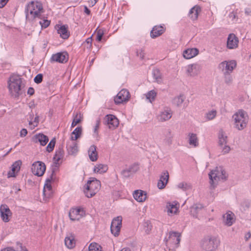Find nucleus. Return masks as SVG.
Instances as JSON below:
<instances>
[{"label":"nucleus","mask_w":251,"mask_h":251,"mask_svg":"<svg viewBox=\"0 0 251 251\" xmlns=\"http://www.w3.org/2000/svg\"><path fill=\"white\" fill-rule=\"evenodd\" d=\"M152 74L153 75L154 79L155 80V81H156L158 83H160L162 82V79L161 74L160 71L158 69H153L152 72Z\"/></svg>","instance_id":"38"},{"label":"nucleus","mask_w":251,"mask_h":251,"mask_svg":"<svg viewBox=\"0 0 251 251\" xmlns=\"http://www.w3.org/2000/svg\"><path fill=\"white\" fill-rule=\"evenodd\" d=\"M127 169L132 175L136 173L139 170V168L138 164L134 163L130 165Z\"/></svg>","instance_id":"48"},{"label":"nucleus","mask_w":251,"mask_h":251,"mask_svg":"<svg viewBox=\"0 0 251 251\" xmlns=\"http://www.w3.org/2000/svg\"><path fill=\"white\" fill-rule=\"evenodd\" d=\"M81 132V127H77L75 128L72 133V134L75 135V136H72L71 137V140L75 141L80 136Z\"/></svg>","instance_id":"40"},{"label":"nucleus","mask_w":251,"mask_h":251,"mask_svg":"<svg viewBox=\"0 0 251 251\" xmlns=\"http://www.w3.org/2000/svg\"><path fill=\"white\" fill-rule=\"evenodd\" d=\"M50 21L48 20H42L39 22V24L41 26L42 28H46L50 25Z\"/></svg>","instance_id":"50"},{"label":"nucleus","mask_w":251,"mask_h":251,"mask_svg":"<svg viewBox=\"0 0 251 251\" xmlns=\"http://www.w3.org/2000/svg\"><path fill=\"white\" fill-rule=\"evenodd\" d=\"M172 116L171 110L168 107H165L160 112L157 118L160 122H165L171 119Z\"/></svg>","instance_id":"20"},{"label":"nucleus","mask_w":251,"mask_h":251,"mask_svg":"<svg viewBox=\"0 0 251 251\" xmlns=\"http://www.w3.org/2000/svg\"><path fill=\"white\" fill-rule=\"evenodd\" d=\"M92 36L88 38L84 42V46L88 49H90L92 47Z\"/></svg>","instance_id":"51"},{"label":"nucleus","mask_w":251,"mask_h":251,"mask_svg":"<svg viewBox=\"0 0 251 251\" xmlns=\"http://www.w3.org/2000/svg\"><path fill=\"white\" fill-rule=\"evenodd\" d=\"M134 199L138 202L144 201L146 199V193L145 192L140 190H135L133 193Z\"/></svg>","instance_id":"27"},{"label":"nucleus","mask_w":251,"mask_h":251,"mask_svg":"<svg viewBox=\"0 0 251 251\" xmlns=\"http://www.w3.org/2000/svg\"><path fill=\"white\" fill-rule=\"evenodd\" d=\"M122 217L118 216L112 220L111 224L110 229L111 233L115 236L119 234L122 227Z\"/></svg>","instance_id":"9"},{"label":"nucleus","mask_w":251,"mask_h":251,"mask_svg":"<svg viewBox=\"0 0 251 251\" xmlns=\"http://www.w3.org/2000/svg\"><path fill=\"white\" fill-rule=\"evenodd\" d=\"M121 174L124 177H128L132 175L127 168L123 170Z\"/></svg>","instance_id":"55"},{"label":"nucleus","mask_w":251,"mask_h":251,"mask_svg":"<svg viewBox=\"0 0 251 251\" xmlns=\"http://www.w3.org/2000/svg\"><path fill=\"white\" fill-rule=\"evenodd\" d=\"M235 221L234 214L228 211L223 215V222L227 226H231Z\"/></svg>","instance_id":"26"},{"label":"nucleus","mask_w":251,"mask_h":251,"mask_svg":"<svg viewBox=\"0 0 251 251\" xmlns=\"http://www.w3.org/2000/svg\"><path fill=\"white\" fill-rule=\"evenodd\" d=\"M199 53V50L196 48L188 49L183 51V57L187 59H191Z\"/></svg>","instance_id":"28"},{"label":"nucleus","mask_w":251,"mask_h":251,"mask_svg":"<svg viewBox=\"0 0 251 251\" xmlns=\"http://www.w3.org/2000/svg\"><path fill=\"white\" fill-rule=\"evenodd\" d=\"M67 27V26L63 25L60 26V27L57 29L58 33L60 34L61 38L64 39H67L70 35Z\"/></svg>","instance_id":"32"},{"label":"nucleus","mask_w":251,"mask_h":251,"mask_svg":"<svg viewBox=\"0 0 251 251\" xmlns=\"http://www.w3.org/2000/svg\"><path fill=\"white\" fill-rule=\"evenodd\" d=\"M221 148H222V152H223L224 154H226L229 152V151L230 150L229 146L226 145V144L224 145Z\"/></svg>","instance_id":"57"},{"label":"nucleus","mask_w":251,"mask_h":251,"mask_svg":"<svg viewBox=\"0 0 251 251\" xmlns=\"http://www.w3.org/2000/svg\"><path fill=\"white\" fill-rule=\"evenodd\" d=\"M8 0H0V8L3 7L7 3Z\"/></svg>","instance_id":"60"},{"label":"nucleus","mask_w":251,"mask_h":251,"mask_svg":"<svg viewBox=\"0 0 251 251\" xmlns=\"http://www.w3.org/2000/svg\"><path fill=\"white\" fill-rule=\"evenodd\" d=\"M54 172L55 168L52 170L50 176L46 179V183L45 184L43 189V194L47 198H49L51 194V185L50 184V182L53 179V176L54 174Z\"/></svg>","instance_id":"13"},{"label":"nucleus","mask_w":251,"mask_h":251,"mask_svg":"<svg viewBox=\"0 0 251 251\" xmlns=\"http://www.w3.org/2000/svg\"><path fill=\"white\" fill-rule=\"evenodd\" d=\"M103 31L101 29H99L97 31L96 39L98 41L100 42L101 40L102 37L103 35Z\"/></svg>","instance_id":"54"},{"label":"nucleus","mask_w":251,"mask_h":251,"mask_svg":"<svg viewBox=\"0 0 251 251\" xmlns=\"http://www.w3.org/2000/svg\"><path fill=\"white\" fill-rule=\"evenodd\" d=\"M100 182L94 177H91L84 186V193L87 198L94 196L100 189Z\"/></svg>","instance_id":"5"},{"label":"nucleus","mask_w":251,"mask_h":251,"mask_svg":"<svg viewBox=\"0 0 251 251\" xmlns=\"http://www.w3.org/2000/svg\"><path fill=\"white\" fill-rule=\"evenodd\" d=\"M100 119H97L96 121V125L94 127L93 134V137L95 138L97 141L99 140V129L100 127Z\"/></svg>","instance_id":"39"},{"label":"nucleus","mask_w":251,"mask_h":251,"mask_svg":"<svg viewBox=\"0 0 251 251\" xmlns=\"http://www.w3.org/2000/svg\"><path fill=\"white\" fill-rule=\"evenodd\" d=\"M229 17L233 22L236 21L237 15L234 12H230L229 14Z\"/></svg>","instance_id":"58"},{"label":"nucleus","mask_w":251,"mask_h":251,"mask_svg":"<svg viewBox=\"0 0 251 251\" xmlns=\"http://www.w3.org/2000/svg\"><path fill=\"white\" fill-rule=\"evenodd\" d=\"M27 94L31 96L34 93V90L32 87H29L27 92Z\"/></svg>","instance_id":"61"},{"label":"nucleus","mask_w":251,"mask_h":251,"mask_svg":"<svg viewBox=\"0 0 251 251\" xmlns=\"http://www.w3.org/2000/svg\"><path fill=\"white\" fill-rule=\"evenodd\" d=\"M136 54L141 59H143L144 58L145 56V52L144 50L143 49H139L137 50L136 51Z\"/></svg>","instance_id":"53"},{"label":"nucleus","mask_w":251,"mask_h":251,"mask_svg":"<svg viewBox=\"0 0 251 251\" xmlns=\"http://www.w3.org/2000/svg\"><path fill=\"white\" fill-rule=\"evenodd\" d=\"M21 165L22 161L21 160L15 161L12 165L11 170L8 173L7 177L8 178L15 177L20 170Z\"/></svg>","instance_id":"23"},{"label":"nucleus","mask_w":251,"mask_h":251,"mask_svg":"<svg viewBox=\"0 0 251 251\" xmlns=\"http://www.w3.org/2000/svg\"><path fill=\"white\" fill-rule=\"evenodd\" d=\"M224 76L225 82L226 84L229 85L232 82L233 78L230 74H224Z\"/></svg>","instance_id":"49"},{"label":"nucleus","mask_w":251,"mask_h":251,"mask_svg":"<svg viewBox=\"0 0 251 251\" xmlns=\"http://www.w3.org/2000/svg\"><path fill=\"white\" fill-rule=\"evenodd\" d=\"M22 78L17 75H12L9 78L8 86L9 92L12 96L19 97L22 94Z\"/></svg>","instance_id":"1"},{"label":"nucleus","mask_w":251,"mask_h":251,"mask_svg":"<svg viewBox=\"0 0 251 251\" xmlns=\"http://www.w3.org/2000/svg\"><path fill=\"white\" fill-rule=\"evenodd\" d=\"M34 140L36 143L39 142L42 146H45L49 141L47 136L43 133H39L34 136Z\"/></svg>","instance_id":"29"},{"label":"nucleus","mask_w":251,"mask_h":251,"mask_svg":"<svg viewBox=\"0 0 251 251\" xmlns=\"http://www.w3.org/2000/svg\"><path fill=\"white\" fill-rule=\"evenodd\" d=\"M89 251H102V247L99 244L93 242L89 246Z\"/></svg>","instance_id":"41"},{"label":"nucleus","mask_w":251,"mask_h":251,"mask_svg":"<svg viewBox=\"0 0 251 251\" xmlns=\"http://www.w3.org/2000/svg\"><path fill=\"white\" fill-rule=\"evenodd\" d=\"M38 119H39V118L38 116H36V117H35L34 118V122L35 123H36V125H33L31 127V129H33L34 128L35 126H37V124L39 122V121H38Z\"/></svg>","instance_id":"62"},{"label":"nucleus","mask_w":251,"mask_h":251,"mask_svg":"<svg viewBox=\"0 0 251 251\" xmlns=\"http://www.w3.org/2000/svg\"><path fill=\"white\" fill-rule=\"evenodd\" d=\"M237 65L234 60L224 61L219 64L218 68L224 74H231Z\"/></svg>","instance_id":"8"},{"label":"nucleus","mask_w":251,"mask_h":251,"mask_svg":"<svg viewBox=\"0 0 251 251\" xmlns=\"http://www.w3.org/2000/svg\"><path fill=\"white\" fill-rule=\"evenodd\" d=\"M187 75L190 76H195L198 75L200 72V66L197 64H193L186 67Z\"/></svg>","instance_id":"18"},{"label":"nucleus","mask_w":251,"mask_h":251,"mask_svg":"<svg viewBox=\"0 0 251 251\" xmlns=\"http://www.w3.org/2000/svg\"><path fill=\"white\" fill-rule=\"evenodd\" d=\"M234 121V127L238 130H241L245 128L248 122L247 113L242 109L239 110L232 116Z\"/></svg>","instance_id":"4"},{"label":"nucleus","mask_w":251,"mask_h":251,"mask_svg":"<svg viewBox=\"0 0 251 251\" xmlns=\"http://www.w3.org/2000/svg\"><path fill=\"white\" fill-rule=\"evenodd\" d=\"M75 235L73 233H69L65 238V246L68 249H73L75 246Z\"/></svg>","instance_id":"25"},{"label":"nucleus","mask_w":251,"mask_h":251,"mask_svg":"<svg viewBox=\"0 0 251 251\" xmlns=\"http://www.w3.org/2000/svg\"><path fill=\"white\" fill-rule=\"evenodd\" d=\"M85 215V212L82 208H72L69 214L70 220L75 221H78Z\"/></svg>","instance_id":"14"},{"label":"nucleus","mask_w":251,"mask_h":251,"mask_svg":"<svg viewBox=\"0 0 251 251\" xmlns=\"http://www.w3.org/2000/svg\"><path fill=\"white\" fill-rule=\"evenodd\" d=\"M130 98V94L128 91L123 89L121 90L114 98V101L116 104H121L126 101Z\"/></svg>","instance_id":"12"},{"label":"nucleus","mask_w":251,"mask_h":251,"mask_svg":"<svg viewBox=\"0 0 251 251\" xmlns=\"http://www.w3.org/2000/svg\"><path fill=\"white\" fill-rule=\"evenodd\" d=\"M164 31L162 26H155L151 32V36L154 38L161 35Z\"/></svg>","instance_id":"31"},{"label":"nucleus","mask_w":251,"mask_h":251,"mask_svg":"<svg viewBox=\"0 0 251 251\" xmlns=\"http://www.w3.org/2000/svg\"><path fill=\"white\" fill-rule=\"evenodd\" d=\"M220 243L219 239L215 236H207L201 243V247L205 251H215Z\"/></svg>","instance_id":"6"},{"label":"nucleus","mask_w":251,"mask_h":251,"mask_svg":"<svg viewBox=\"0 0 251 251\" xmlns=\"http://www.w3.org/2000/svg\"><path fill=\"white\" fill-rule=\"evenodd\" d=\"M46 165L41 161H37L33 163L31 167L32 173L38 176H42L46 171Z\"/></svg>","instance_id":"10"},{"label":"nucleus","mask_w":251,"mask_h":251,"mask_svg":"<svg viewBox=\"0 0 251 251\" xmlns=\"http://www.w3.org/2000/svg\"><path fill=\"white\" fill-rule=\"evenodd\" d=\"M184 101V99L182 96L176 97L173 100V104L177 107L180 106Z\"/></svg>","instance_id":"42"},{"label":"nucleus","mask_w":251,"mask_h":251,"mask_svg":"<svg viewBox=\"0 0 251 251\" xmlns=\"http://www.w3.org/2000/svg\"><path fill=\"white\" fill-rule=\"evenodd\" d=\"M238 38L233 33L228 35L227 39L226 47L228 49H235L238 47Z\"/></svg>","instance_id":"16"},{"label":"nucleus","mask_w":251,"mask_h":251,"mask_svg":"<svg viewBox=\"0 0 251 251\" xmlns=\"http://www.w3.org/2000/svg\"><path fill=\"white\" fill-rule=\"evenodd\" d=\"M93 170L95 173L103 174L108 170V166L107 165L103 164H97L95 166Z\"/></svg>","instance_id":"34"},{"label":"nucleus","mask_w":251,"mask_h":251,"mask_svg":"<svg viewBox=\"0 0 251 251\" xmlns=\"http://www.w3.org/2000/svg\"><path fill=\"white\" fill-rule=\"evenodd\" d=\"M67 150L69 154L75 155L78 152V147L76 143L74 140H71L67 143Z\"/></svg>","instance_id":"22"},{"label":"nucleus","mask_w":251,"mask_h":251,"mask_svg":"<svg viewBox=\"0 0 251 251\" xmlns=\"http://www.w3.org/2000/svg\"><path fill=\"white\" fill-rule=\"evenodd\" d=\"M0 217L5 223L8 222L9 218L12 216V212L6 204H2L0 206Z\"/></svg>","instance_id":"15"},{"label":"nucleus","mask_w":251,"mask_h":251,"mask_svg":"<svg viewBox=\"0 0 251 251\" xmlns=\"http://www.w3.org/2000/svg\"><path fill=\"white\" fill-rule=\"evenodd\" d=\"M68 60V54L67 52H58L53 54L51 57L52 61H55L61 63H64Z\"/></svg>","instance_id":"21"},{"label":"nucleus","mask_w":251,"mask_h":251,"mask_svg":"<svg viewBox=\"0 0 251 251\" xmlns=\"http://www.w3.org/2000/svg\"><path fill=\"white\" fill-rule=\"evenodd\" d=\"M179 206V203L176 201H168L166 202L165 210L167 212L168 215L172 216L177 214Z\"/></svg>","instance_id":"11"},{"label":"nucleus","mask_w":251,"mask_h":251,"mask_svg":"<svg viewBox=\"0 0 251 251\" xmlns=\"http://www.w3.org/2000/svg\"><path fill=\"white\" fill-rule=\"evenodd\" d=\"M97 147L93 145L91 146L88 150L89 157L91 161H96L98 159V153L96 151Z\"/></svg>","instance_id":"30"},{"label":"nucleus","mask_w":251,"mask_h":251,"mask_svg":"<svg viewBox=\"0 0 251 251\" xmlns=\"http://www.w3.org/2000/svg\"><path fill=\"white\" fill-rule=\"evenodd\" d=\"M104 122L109 128H115L119 125L118 119L113 115H107L104 118Z\"/></svg>","instance_id":"17"},{"label":"nucleus","mask_w":251,"mask_h":251,"mask_svg":"<svg viewBox=\"0 0 251 251\" xmlns=\"http://www.w3.org/2000/svg\"><path fill=\"white\" fill-rule=\"evenodd\" d=\"M201 9L199 6H194L189 11V17L193 21L197 19Z\"/></svg>","instance_id":"33"},{"label":"nucleus","mask_w":251,"mask_h":251,"mask_svg":"<svg viewBox=\"0 0 251 251\" xmlns=\"http://www.w3.org/2000/svg\"><path fill=\"white\" fill-rule=\"evenodd\" d=\"M156 96V93L155 91L154 90H151L146 94V98L149 100L151 102L154 100Z\"/></svg>","instance_id":"44"},{"label":"nucleus","mask_w":251,"mask_h":251,"mask_svg":"<svg viewBox=\"0 0 251 251\" xmlns=\"http://www.w3.org/2000/svg\"><path fill=\"white\" fill-rule=\"evenodd\" d=\"M202 207L203 206L201 204L197 203L194 204L190 208L191 214L193 216V217L197 218L198 213L200 210L202 209Z\"/></svg>","instance_id":"36"},{"label":"nucleus","mask_w":251,"mask_h":251,"mask_svg":"<svg viewBox=\"0 0 251 251\" xmlns=\"http://www.w3.org/2000/svg\"><path fill=\"white\" fill-rule=\"evenodd\" d=\"M245 13L248 15H251V9L246 8L245 9Z\"/></svg>","instance_id":"63"},{"label":"nucleus","mask_w":251,"mask_h":251,"mask_svg":"<svg viewBox=\"0 0 251 251\" xmlns=\"http://www.w3.org/2000/svg\"><path fill=\"white\" fill-rule=\"evenodd\" d=\"M164 142L166 145L170 146L172 144V137L169 136L164 140Z\"/></svg>","instance_id":"56"},{"label":"nucleus","mask_w":251,"mask_h":251,"mask_svg":"<svg viewBox=\"0 0 251 251\" xmlns=\"http://www.w3.org/2000/svg\"><path fill=\"white\" fill-rule=\"evenodd\" d=\"M169 178V173L167 171H163L160 176L157 182V187L159 189H164L168 182Z\"/></svg>","instance_id":"19"},{"label":"nucleus","mask_w":251,"mask_h":251,"mask_svg":"<svg viewBox=\"0 0 251 251\" xmlns=\"http://www.w3.org/2000/svg\"><path fill=\"white\" fill-rule=\"evenodd\" d=\"M219 144L221 147L226 145L227 142V136L223 130H220L219 133Z\"/></svg>","instance_id":"37"},{"label":"nucleus","mask_w":251,"mask_h":251,"mask_svg":"<svg viewBox=\"0 0 251 251\" xmlns=\"http://www.w3.org/2000/svg\"><path fill=\"white\" fill-rule=\"evenodd\" d=\"M210 184L211 188L214 189L218 181L220 180H225L227 178V175L224 169L221 167H216L209 174Z\"/></svg>","instance_id":"3"},{"label":"nucleus","mask_w":251,"mask_h":251,"mask_svg":"<svg viewBox=\"0 0 251 251\" xmlns=\"http://www.w3.org/2000/svg\"><path fill=\"white\" fill-rule=\"evenodd\" d=\"M27 134V131L25 128H23L20 131L21 137H25Z\"/></svg>","instance_id":"59"},{"label":"nucleus","mask_w":251,"mask_h":251,"mask_svg":"<svg viewBox=\"0 0 251 251\" xmlns=\"http://www.w3.org/2000/svg\"><path fill=\"white\" fill-rule=\"evenodd\" d=\"M188 142L190 146L193 147L198 146L199 142L197 135L194 133H189L188 135Z\"/></svg>","instance_id":"35"},{"label":"nucleus","mask_w":251,"mask_h":251,"mask_svg":"<svg viewBox=\"0 0 251 251\" xmlns=\"http://www.w3.org/2000/svg\"><path fill=\"white\" fill-rule=\"evenodd\" d=\"M64 156V151L62 148L59 147L56 150L55 153L53 156V159L55 167L58 168L59 165V161L63 159Z\"/></svg>","instance_id":"24"},{"label":"nucleus","mask_w":251,"mask_h":251,"mask_svg":"<svg viewBox=\"0 0 251 251\" xmlns=\"http://www.w3.org/2000/svg\"><path fill=\"white\" fill-rule=\"evenodd\" d=\"M55 144V138H53L50 141V142L48 145V146L46 148L47 151L49 152L52 151L54 148Z\"/></svg>","instance_id":"47"},{"label":"nucleus","mask_w":251,"mask_h":251,"mask_svg":"<svg viewBox=\"0 0 251 251\" xmlns=\"http://www.w3.org/2000/svg\"><path fill=\"white\" fill-rule=\"evenodd\" d=\"M1 251H16L11 248H5V249L1 250Z\"/></svg>","instance_id":"64"},{"label":"nucleus","mask_w":251,"mask_h":251,"mask_svg":"<svg viewBox=\"0 0 251 251\" xmlns=\"http://www.w3.org/2000/svg\"><path fill=\"white\" fill-rule=\"evenodd\" d=\"M81 115L80 113H77L74 117L72 122L71 126L75 127L77 124L80 123L81 121Z\"/></svg>","instance_id":"45"},{"label":"nucleus","mask_w":251,"mask_h":251,"mask_svg":"<svg viewBox=\"0 0 251 251\" xmlns=\"http://www.w3.org/2000/svg\"><path fill=\"white\" fill-rule=\"evenodd\" d=\"M165 240L166 245L169 250H175L179 246L180 241V233L174 231L170 232L168 237L166 238Z\"/></svg>","instance_id":"7"},{"label":"nucleus","mask_w":251,"mask_h":251,"mask_svg":"<svg viewBox=\"0 0 251 251\" xmlns=\"http://www.w3.org/2000/svg\"><path fill=\"white\" fill-rule=\"evenodd\" d=\"M43 80V75L41 74H39L34 78V82L37 83L39 84L41 83Z\"/></svg>","instance_id":"52"},{"label":"nucleus","mask_w":251,"mask_h":251,"mask_svg":"<svg viewBox=\"0 0 251 251\" xmlns=\"http://www.w3.org/2000/svg\"><path fill=\"white\" fill-rule=\"evenodd\" d=\"M25 12L26 19L30 20L36 18L41 19V14L44 10L40 2L32 1L26 6Z\"/></svg>","instance_id":"2"},{"label":"nucleus","mask_w":251,"mask_h":251,"mask_svg":"<svg viewBox=\"0 0 251 251\" xmlns=\"http://www.w3.org/2000/svg\"><path fill=\"white\" fill-rule=\"evenodd\" d=\"M191 185L184 182H182L178 184L177 187L179 189L186 191L191 188Z\"/></svg>","instance_id":"46"},{"label":"nucleus","mask_w":251,"mask_h":251,"mask_svg":"<svg viewBox=\"0 0 251 251\" xmlns=\"http://www.w3.org/2000/svg\"><path fill=\"white\" fill-rule=\"evenodd\" d=\"M217 115V111L215 110H212L208 111L205 114V118L207 120H212L214 119Z\"/></svg>","instance_id":"43"}]
</instances>
